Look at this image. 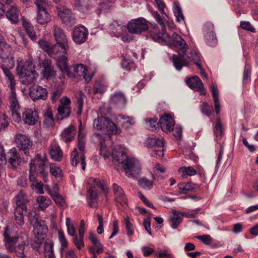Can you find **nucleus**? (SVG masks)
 <instances>
[{
	"instance_id": "nucleus-16",
	"label": "nucleus",
	"mask_w": 258,
	"mask_h": 258,
	"mask_svg": "<svg viewBox=\"0 0 258 258\" xmlns=\"http://www.w3.org/2000/svg\"><path fill=\"white\" fill-rule=\"evenodd\" d=\"M58 15L63 23L72 26L76 24L75 18L71 11L64 6L57 7Z\"/></svg>"
},
{
	"instance_id": "nucleus-36",
	"label": "nucleus",
	"mask_w": 258,
	"mask_h": 258,
	"mask_svg": "<svg viewBox=\"0 0 258 258\" xmlns=\"http://www.w3.org/2000/svg\"><path fill=\"white\" fill-rule=\"evenodd\" d=\"M19 11L15 6H12L7 11L6 16L12 23H16L18 22Z\"/></svg>"
},
{
	"instance_id": "nucleus-15",
	"label": "nucleus",
	"mask_w": 258,
	"mask_h": 258,
	"mask_svg": "<svg viewBox=\"0 0 258 258\" xmlns=\"http://www.w3.org/2000/svg\"><path fill=\"white\" fill-rule=\"evenodd\" d=\"M60 105L58 106L57 119L62 120L69 117L71 113L70 104L71 101L68 97H63L60 99Z\"/></svg>"
},
{
	"instance_id": "nucleus-53",
	"label": "nucleus",
	"mask_w": 258,
	"mask_h": 258,
	"mask_svg": "<svg viewBox=\"0 0 258 258\" xmlns=\"http://www.w3.org/2000/svg\"><path fill=\"white\" fill-rule=\"evenodd\" d=\"M56 205L61 209H65L68 205L65 201V199L61 195L59 194L53 199Z\"/></svg>"
},
{
	"instance_id": "nucleus-17",
	"label": "nucleus",
	"mask_w": 258,
	"mask_h": 258,
	"mask_svg": "<svg viewBox=\"0 0 258 258\" xmlns=\"http://www.w3.org/2000/svg\"><path fill=\"white\" fill-rule=\"evenodd\" d=\"M29 95L33 101L45 100L47 98L48 91L45 88L39 85H33L29 89Z\"/></svg>"
},
{
	"instance_id": "nucleus-55",
	"label": "nucleus",
	"mask_w": 258,
	"mask_h": 258,
	"mask_svg": "<svg viewBox=\"0 0 258 258\" xmlns=\"http://www.w3.org/2000/svg\"><path fill=\"white\" fill-rule=\"evenodd\" d=\"M89 182L90 183H93V186L94 188V186L96 185L97 186L100 187L101 189V190L105 192H106L107 190L106 186L104 185V183H102L98 178H90L89 179Z\"/></svg>"
},
{
	"instance_id": "nucleus-4",
	"label": "nucleus",
	"mask_w": 258,
	"mask_h": 258,
	"mask_svg": "<svg viewBox=\"0 0 258 258\" xmlns=\"http://www.w3.org/2000/svg\"><path fill=\"white\" fill-rule=\"evenodd\" d=\"M17 74L22 79L23 83L25 84H30L33 83L37 76V74L32 62L29 60L24 62L20 57L17 59Z\"/></svg>"
},
{
	"instance_id": "nucleus-1",
	"label": "nucleus",
	"mask_w": 258,
	"mask_h": 258,
	"mask_svg": "<svg viewBox=\"0 0 258 258\" xmlns=\"http://www.w3.org/2000/svg\"><path fill=\"white\" fill-rule=\"evenodd\" d=\"M151 37L155 41L178 49V54L172 56L173 63L177 70L180 71L183 67L187 66L188 62L184 58V54L188 47L180 35L174 32L170 34L166 32H159L158 28L154 27L151 31Z\"/></svg>"
},
{
	"instance_id": "nucleus-62",
	"label": "nucleus",
	"mask_w": 258,
	"mask_h": 258,
	"mask_svg": "<svg viewBox=\"0 0 258 258\" xmlns=\"http://www.w3.org/2000/svg\"><path fill=\"white\" fill-rule=\"evenodd\" d=\"M122 67L128 71H130L134 68L135 65L133 61L128 59H123L121 62Z\"/></svg>"
},
{
	"instance_id": "nucleus-34",
	"label": "nucleus",
	"mask_w": 258,
	"mask_h": 258,
	"mask_svg": "<svg viewBox=\"0 0 258 258\" xmlns=\"http://www.w3.org/2000/svg\"><path fill=\"white\" fill-rule=\"evenodd\" d=\"M49 154L51 158L56 161H60L63 156V153L60 147L56 144L51 145Z\"/></svg>"
},
{
	"instance_id": "nucleus-19",
	"label": "nucleus",
	"mask_w": 258,
	"mask_h": 258,
	"mask_svg": "<svg viewBox=\"0 0 258 258\" xmlns=\"http://www.w3.org/2000/svg\"><path fill=\"white\" fill-rule=\"evenodd\" d=\"M63 54H62L61 56H58L57 58H56V59L57 66L61 71L62 74H63V76L60 78L61 82H63L64 81V73H66L69 78H72L74 76V74L70 71V68L68 65V61L67 56V53L66 54L63 53Z\"/></svg>"
},
{
	"instance_id": "nucleus-40",
	"label": "nucleus",
	"mask_w": 258,
	"mask_h": 258,
	"mask_svg": "<svg viewBox=\"0 0 258 258\" xmlns=\"http://www.w3.org/2000/svg\"><path fill=\"white\" fill-rule=\"evenodd\" d=\"M23 25L30 38L32 41H35L37 39V35L32 24L27 21H24Z\"/></svg>"
},
{
	"instance_id": "nucleus-25",
	"label": "nucleus",
	"mask_w": 258,
	"mask_h": 258,
	"mask_svg": "<svg viewBox=\"0 0 258 258\" xmlns=\"http://www.w3.org/2000/svg\"><path fill=\"white\" fill-rule=\"evenodd\" d=\"M186 83L190 89L200 92L201 94H206L203 82L198 76H195L187 78Z\"/></svg>"
},
{
	"instance_id": "nucleus-10",
	"label": "nucleus",
	"mask_w": 258,
	"mask_h": 258,
	"mask_svg": "<svg viewBox=\"0 0 258 258\" xmlns=\"http://www.w3.org/2000/svg\"><path fill=\"white\" fill-rule=\"evenodd\" d=\"M53 34L56 43L59 45L62 52L66 54L69 46L68 39L64 30L58 26L54 25Z\"/></svg>"
},
{
	"instance_id": "nucleus-31",
	"label": "nucleus",
	"mask_w": 258,
	"mask_h": 258,
	"mask_svg": "<svg viewBox=\"0 0 258 258\" xmlns=\"http://www.w3.org/2000/svg\"><path fill=\"white\" fill-rule=\"evenodd\" d=\"M42 67L43 69L42 74L44 78L46 79H48L53 76L54 75V72L51 62L50 60L45 59L42 62Z\"/></svg>"
},
{
	"instance_id": "nucleus-39",
	"label": "nucleus",
	"mask_w": 258,
	"mask_h": 258,
	"mask_svg": "<svg viewBox=\"0 0 258 258\" xmlns=\"http://www.w3.org/2000/svg\"><path fill=\"white\" fill-rule=\"evenodd\" d=\"M184 58L187 60L188 64L189 63L194 62L196 64L200 63V56L197 50L195 49H192L190 51V52L186 55L184 54Z\"/></svg>"
},
{
	"instance_id": "nucleus-56",
	"label": "nucleus",
	"mask_w": 258,
	"mask_h": 258,
	"mask_svg": "<svg viewBox=\"0 0 258 258\" xmlns=\"http://www.w3.org/2000/svg\"><path fill=\"white\" fill-rule=\"evenodd\" d=\"M124 222L125 227L127 230V235L129 236L132 235L134 234V230L133 229V225L131 222L130 219L128 216L124 217Z\"/></svg>"
},
{
	"instance_id": "nucleus-9",
	"label": "nucleus",
	"mask_w": 258,
	"mask_h": 258,
	"mask_svg": "<svg viewBox=\"0 0 258 258\" xmlns=\"http://www.w3.org/2000/svg\"><path fill=\"white\" fill-rule=\"evenodd\" d=\"M148 29L147 21L140 17L131 20L127 24V30L132 34H139Z\"/></svg>"
},
{
	"instance_id": "nucleus-28",
	"label": "nucleus",
	"mask_w": 258,
	"mask_h": 258,
	"mask_svg": "<svg viewBox=\"0 0 258 258\" xmlns=\"http://www.w3.org/2000/svg\"><path fill=\"white\" fill-rule=\"evenodd\" d=\"M51 19V15L47 12L44 7L37 8L36 21L41 25L48 23Z\"/></svg>"
},
{
	"instance_id": "nucleus-29",
	"label": "nucleus",
	"mask_w": 258,
	"mask_h": 258,
	"mask_svg": "<svg viewBox=\"0 0 258 258\" xmlns=\"http://www.w3.org/2000/svg\"><path fill=\"white\" fill-rule=\"evenodd\" d=\"M93 139L99 142L100 149V154L104 158H108L111 155L110 151L107 148L106 146L104 144V139L99 133H95L93 136Z\"/></svg>"
},
{
	"instance_id": "nucleus-49",
	"label": "nucleus",
	"mask_w": 258,
	"mask_h": 258,
	"mask_svg": "<svg viewBox=\"0 0 258 258\" xmlns=\"http://www.w3.org/2000/svg\"><path fill=\"white\" fill-rule=\"evenodd\" d=\"M204 35L206 43L211 46H215L217 42V39L215 33L207 34Z\"/></svg>"
},
{
	"instance_id": "nucleus-44",
	"label": "nucleus",
	"mask_w": 258,
	"mask_h": 258,
	"mask_svg": "<svg viewBox=\"0 0 258 258\" xmlns=\"http://www.w3.org/2000/svg\"><path fill=\"white\" fill-rule=\"evenodd\" d=\"M214 133L216 136L217 141L219 140L223 135L222 125L220 118H217L216 121L214 128Z\"/></svg>"
},
{
	"instance_id": "nucleus-8",
	"label": "nucleus",
	"mask_w": 258,
	"mask_h": 258,
	"mask_svg": "<svg viewBox=\"0 0 258 258\" xmlns=\"http://www.w3.org/2000/svg\"><path fill=\"white\" fill-rule=\"evenodd\" d=\"M146 146L152 149V156L161 158L164 155V140L163 138L158 139L156 137L149 138L146 141Z\"/></svg>"
},
{
	"instance_id": "nucleus-60",
	"label": "nucleus",
	"mask_w": 258,
	"mask_h": 258,
	"mask_svg": "<svg viewBox=\"0 0 258 258\" xmlns=\"http://www.w3.org/2000/svg\"><path fill=\"white\" fill-rule=\"evenodd\" d=\"M84 137V135L82 134L80 131H79L78 137V147L82 152L84 150L85 146Z\"/></svg>"
},
{
	"instance_id": "nucleus-18",
	"label": "nucleus",
	"mask_w": 258,
	"mask_h": 258,
	"mask_svg": "<svg viewBox=\"0 0 258 258\" xmlns=\"http://www.w3.org/2000/svg\"><path fill=\"white\" fill-rule=\"evenodd\" d=\"M36 157L38 159L37 165L38 170L40 174L43 176V180L45 182H47L48 181V169L49 168H50V165H51L52 164L49 163L45 154H44L43 156L42 157L41 154H38Z\"/></svg>"
},
{
	"instance_id": "nucleus-38",
	"label": "nucleus",
	"mask_w": 258,
	"mask_h": 258,
	"mask_svg": "<svg viewBox=\"0 0 258 258\" xmlns=\"http://www.w3.org/2000/svg\"><path fill=\"white\" fill-rule=\"evenodd\" d=\"M38 208L41 210H45L51 203V200L47 197L39 196L36 198Z\"/></svg>"
},
{
	"instance_id": "nucleus-3",
	"label": "nucleus",
	"mask_w": 258,
	"mask_h": 258,
	"mask_svg": "<svg viewBox=\"0 0 258 258\" xmlns=\"http://www.w3.org/2000/svg\"><path fill=\"white\" fill-rule=\"evenodd\" d=\"M5 75L10 81L9 87L10 88V94L9 95V103L12 116L17 122L21 120L19 111L20 110V104L17 98L15 89V82L13 74L10 71L11 68H7L5 66L1 67Z\"/></svg>"
},
{
	"instance_id": "nucleus-41",
	"label": "nucleus",
	"mask_w": 258,
	"mask_h": 258,
	"mask_svg": "<svg viewBox=\"0 0 258 258\" xmlns=\"http://www.w3.org/2000/svg\"><path fill=\"white\" fill-rule=\"evenodd\" d=\"M151 175L153 178L152 180L146 177H143L139 180V184L141 187L147 190H150L152 188L155 176L152 173Z\"/></svg>"
},
{
	"instance_id": "nucleus-27",
	"label": "nucleus",
	"mask_w": 258,
	"mask_h": 258,
	"mask_svg": "<svg viewBox=\"0 0 258 258\" xmlns=\"http://www.w3.org/2000/svg\"><path fill=\"white\" fill-rule=\"evenodd\" d=\"M110 102L117 107H123L126 103V99L124 94L120 91L115 92L110 97Z\"/></svg>"
},
{
	"instance_id": "nucleus-12",
	"label": "nucleus",
	"mask_w": 258,
	"mask_h": 258,
	"mask_svg": "<svg viewBox=\"0 0 258 258\" xmlns=\"http://www.w3.org/2000/svg\"><path fill=\"white\" fill-rule=\"evenodd\" d=\"M125 30L122 24H119L117 21H114L110 24L108 27V31L112 37H121L123 41H130L131 39L127 34H124Z\"/></svg>"
},
{
	"instance_id": "nucleus-48",
	"label": "nucleus",
	"mask_w": 258,
	"mask_h": 258,
	"mask_svg": "<svg viewBox=\"0 0 258 258\" xmlns=\"http://www.w3.org/2000/svg\"><path fill=\"white\" fill-rule=\"evenodd\" d=\"M200 109L203 114L209 116L213 112V106L208 102H203L200 105Z\"/></svg>"
},
{
	"instance_id": "nucleus-37",
	"label": "nucleus",
	"mask_w": 258,
	"mask_h": 258,
	"mask_svg": "<svg viewBox=\"0 0 258 258\" xmlns=\"http://www.w3.org/2000/svg\"><path fill=\"white\" fill-rule=\"evenodd\" d=\"M75 130L73 126H70L64 130L61 134V139L63 142L67 143L71 141L74 137Z\"/></svg>"
},
{
	"instance_id": "nucleus-64",
	"label": "nucleus",
	"mask_w": 258,
	"mask_h": 258,
	"mask_svg": "<svg viewBox=\"0 0 258 258\" xmlns=\"http://www.w3.org/2000/svg\"><path fill=\"white\" fill-rule=\"evenodd\" d=\"M200 209L198 208L192 210H189L185 212H181L183 217L184 216L187 218H195L198 215Z\"/></svg>"
},
{
	"instance_id": "nucleus-63",
	"label": "nucleus",
	"mask_w": 258,
	"mask_h": 258,
	"mask_svg": "<svg viewBox=\"0 0 258 258\" xmlns=\"http://www.w3.org/2000/svg\"><path fill=\"white\" fill-rule=\"evenodd\" d=\"M38 44L40 48L46 52L47 54L50 52V48L51 46L47 41L43 39H40L38 41Z\"/></svg>"
},
{
	"instance_id": "nucleus-21",
	"label": "nucleus",
	"mask_w": 258,
	"mask_h": 258,
	"mask_svg": "<svg viewBox=\"0 0 258 258\" xmlns=\"http://www.w3.org/2000/svg\"><path fill=\"white\" fill-rule=\"evenodd\" d=\"M112 187L116 206L119 207L127 204V200L122 187L116 183H113Z\"/></svg>"
},
{
	"instance_id": "nucleus-51",
	"label": "nucleus",
	"mask_w": 258,
	"mask_h": 258,
	"mask_svg": "<svg viewBox=\"0 0 258 258\" xmlns=\"http://www.w3.org/2000/svg\"><path fill=\"white\" fill-rule=\"evenodd\" d=\"M146 127L152 131H155L158 126V123L157 121V119L154 118H146Z\"/></svg>"
},
{
	"instance_id": "nucleus-20",
	"label": "nucleus",
	"mask_w": 258,
	"mask_h": 258,
	"mask_svg": "<svg viewBox=\"0 0 258 258\" xmlns=\"http://www.w3.org/2000/svg\"><path fill=\"white\" fill-rule=\"evenodd\" d=\"M88 34V31L85 27L80 26L76 27L72 33L73 40L76 44H82L87 40Z\"/></svg>"
},
{
	"instance_id": "nucleus-47",
	"label": "nucleus",
	"mask_w": 258,
	"mask_h": 258,
	"mask_svg": "<svg viewBox=\"0 0 258 258\" xmlns=\"http://www.w3.org/2000/svg\"><path fill=\"white\" fill-rule=\"evenodd\" d=\"M44 123L47 126L52 125L54 122V118L52 111L50 109H48L45 112L44 115Z\"/></svg>"
},
{
	"instance_id": "nucleus-45",
	"label": "nucleus",
	"mask_w": 258,
	"mask_h": 258,
	"mask_svg": "<svg viewBox=\"0 0 258 258\" xmlns=\"http://www.w3.org/2000/svg\"><path fill=\"white\" fill-rule=\"evenodd\" d=\"M107 89V86L105 83L101 81H96L94 84L93 91L94 94H104Z\"/></svg>"
},
{
	"instance_id": "nucleus-30",
	"label": "nucleus",
	"mask_w": 258,
	"mask_h": 258,
	"mask_svg": "<svg viewBox=\"0 0 258 258\" xmlns=\"http://www.w3.org/2000/svg\"><path fill=\"white\" fill-rule=\"evenodd\" d=\"M87 202L88 206L91 208L98 207V193L93 186H90L88 190Z\"/></svg>"
},
{
	"instance_id": "nucleus-57",
	"label": "nucleus",
	"mask_w": 258,
	"mask_h": 258,
	"mask_svg": "<svg viewBox=\"0 0 258 258\" xmlns=\"http://www.w3.org/2000/svg\"><path fill=\"white\" fill-rule=\"evenodd\" d=\"M3 62L2 66H5L7 68L13 69L14 66V57L11 55L7 58H3L1 59Z\"/></svg>"
},
{
	"instance_id": "nucleus-33",
	"label": "nucleus",
	"mask_w": 258,
	"mask_h": 258,
	"mask_svg": "<svg viewBox=\"0 0 258 258\" xmlns=\"http://www.w3.org/2000/svg\"><path fill=\"white\" fill-rule=\"evenodd\" d=\"M172 213V215L169 217L171 223V226L173 229H175L182 223L183 215L181 212L178 211H173Z\"/></svg>"
},
{
	"instance_id": "nucleus-11",
	"label": "nucleus",
	"mask_w": 258,
	"mask_h": 258,
	"mask_svg": "<svg viewBox=\"0 0 258 258\" xmlns=\"http://www.w3.org/2000/svg\"><path fill=\"white\" fill-rule=\"evenodd\" d=\"M21 120L20 121H16L13 117V120L17 122L20 123L23 120L24 123L28 125H34L37 121L38 115L37 112L31 109H27L22 110L20 106V110L19 111Z\"/></svg>"
},
{
	"instance_id": "nucleus-7",
	"label": "nucleus",
	"mask_w": 258,
	"mask_h": 258,
	"mask_svg": "<svg viewBox=\"0 0 258 258\" xmlns=\"http://www.w3.org/2000/svg\"><path fill=\"white\" fill-rule=\"evenodd\" d=\"M17 243H18L17 245H12V248L9 247L7 249L11 252H15L17 257H26V254L29 249L28 236L25 233L21 234V237L19 238Z\"/></svg>"
},
{
	"instance_id": "nucleus-42",
	"label": "nucleus",
	"mask_w": 258,
	"mask_h": 258,
	"mask_svg": "<svg viewBox=\"0 0 258 258\" xmlns=\"http://www.w3.org/2000/svg\"><path fill=\"white\" fill-rule=\"evenodd\" d=\"M197 186V184L191 182H187L186 183L182 182L178 184V187L181 191V193L182 194H185L187 191L194 190Z\"/></svg>"
},
{
	"instance_id": "nucleus-5",
	"label": "nucleus",
	"mask_w": 258,
	"mask_h": 258,
	"mask_svg": "<svg viewBox=\"0 0 258 258\" xmlns=\"http://www.w3.org/2000/svg\"><path fill=\"white\" fill-rule=\"evenodd\" d=\"M17 207L15 208L14 217L18 224L22 225L24 224V215L27 212V208L26 204L29 201L26 195L21 190L15 197Z\"/></svg>"
},
{
	"instance_id": "nucleus-50",
	"label": "nucleus",
	"mask_w": 258,
	"mask_h": 258,
	"mask_svg": "<svg viewBox=\"0 0 258 258\" xmlns=\"http://www.w3.org/2000/svg\"><path fill=\"white\" fill-rule=\"evenodd\" d=\"M119 117L121 119V124L125 128H128L135 124V121L132 117L125 116L123 115H119Z\"/></svg>"
},
{
	"instance_id": "nucleus-13",
	"label": "nucleus",
	"mask_w": 258,
	"mask_h": 258,
	"mask_svg": "<svg viewBox=\"0 0 258 258\" xmlns=\"http://www.w3.org/2000/svg\"><path fill=\"white\" fill-rule=\"evenodd\" d=\"M37 169L35 164V161L31 159L29 163V180L31 182H33L31 185L35 188V189L39 194H43V184L41 182H35V179L37 176Z\"/></svg>"
},
{
	"instance_id": "nucleus-43",
	"label": "nucleus",
	"mask_w": 258,
	"mask_h": 258,
	"mask_svg": "<svg viewBox=\"0 0 258 258\" xmlns=\"http://www.w3.org/2000/svg\"><path fill=\"white\" fill-rule=\"evenodd\" d=\"M54 243L52 241L46 242L44 244V255L46 258H54Z\"/></svg>"
},
{
	"instance_id": "nucleus-32",
	"label": "nucleus",
	"mask_w": 258,
	"mask_h": 258,
	"mask_svg": "<svg viewBox=\"0 0 258 258\" xmlns=\"http://www.w3.org/2000/svg\"><path fill=\"white\" fill-rule=\"evenodd\" d=\"M9 159L8 163L13 168H16L20 163V157L15 148H12L9 152Z\"/></svg>"
},
{
	"instance_id": "nucleus-14",
	"label": "nucleus",
	"mask_w": 258,
	"mask_h": 258,
	"mask_svg": "<svg viewBox=\"0 0 258 258\" xmlns=\"http://www.w3.org/2000/svg\"><path fill=\"white\" fill-rule=\"evenodd\" d=\"M5 245L7 248H12V245H15L21 237V234L18 235L16 228L6 227L4 234Z\"/></svg>"
},
{
	"instance_id": "nucleus-54",
	"label": "nucleus",
	"mask_w": 258,
	"mask_h": 258,
	"mask_svg": "<svg viewBox=\"0 0 258 258\" xmlns=\"http://www.w3.org/2000/svg\"><path fill=\"white\" fill-rule=\"evenodd\" d=\"M50 172L56 178H62L63 177L62 170L58 166H55L53 164L50 165Z\"/></svg>"
},
{
	"instance_id": "nucleus-23",
	"label": "nucleus",
	"mask_w": 258,
	"mask_h": 258,
	"mask_svg": "<svg viewBox=\"0 0 258 258\" xmlns=\"http://www.w3.org/2000/svg\"><path fill=\"white\" fill-rule=\"evenodd\" d=\"M15 142L18 148L24 151L25 154L27 150H29L32 146V142L25 135L18 134L16 135Z\"/></svg>"
},
{
	"instance_id": "nucleus-22",
	"label": "nucleus",
	"mask_w": 258,
	"mask_h": 258,
	"mask_svg": "<svg viewBox=\"0 0 258 258\" xmlns=\"http://www.w3.org/2000/svg\"><path fill=\"white\" fill-rule=\"evenodd\" d=\"M70 71L74 74L73 77L79 76L83 77L85 81L87 83L89 82L94 74L90 73L88 75H87V69L86 67L82 64H76L70 68Z\"/></svg>"
},
{
	"instance_id": "nucleus-6",
	"label": "nucleus",
	"mask_w": 258,
	"mask_h": 258,
	"mask_svg": "<svg viewBox=\"0 0 258 258\" xmlns=\"http://www.w3.org/2000/svg\"><path fill=\"white\" fill-rule=\"evenodd\" d=\"M93 126L96 130L105 135H114L117 132L116 125L109 118L102 116L94 119Z\"/></svg>"
},
{
	"instance_id": "nucleus-52",
	"label": "nucleus",
	"mask_w": 258,
	"mask_h": 258,
	"mask_svg": "<svg viewBox=\"0 0 258 258\" xmlns=\"http://www.w3.org/2000/svg\"><path fill=\"white\" fill-rule=\"evenodd\" d=\"M182 173L181 176L186 178V175L192 176L197 174V170L190 166L181 167L179 170Z\"/></svg>"
},
{
	"instance_id": "nucleus-58",
	"label": "nucleus",
	"mask_w": 258,
	"mask_h": 258,
	"mask_svg": "<svg viewBox=\"0 0 258 258\" xmlns=\"http://www.w3.org/2000/svg\"><path fill=\"white\" fill-rule=\"evenodd\" d=\"M66 223L68 234L72 236H75L76 231L74 224L72 222L71 219L67 218Z\"/></svg>"
},
{
	"instance_id": "nucleus-2",
	"label": "nucleus",
	"mask_w": 258,
	"mask_h": 258,
	"mask_svg": "<svg viewBox=\"0 0 258 258\" xmlns=\"http://www.w3.org/2000/svg\"><path fill=\"white\" fill-rule=\"evenodd\" d=\"M112 158L118 164L124 163L123 168L125 175L133 178H136L141 170L140 164L134 158H128L125 149L120 145L115 146L112 152Z\"/></svg>"
},
{
	"instance_id": "nucleus-59",
	"label": "nucleus",
	"mask_w": 258,
	"mask_h": 258,
	"mask_svg": "<svg viewBox=\"0 0 258 258\" xmlns=\"http://www.w3.org/2000/svg\"><path fill=\"white\" fill-rule=\"evenodd\" d=\"M203 30L204 35H206L207 33H215L214 25L211 22L206 23L203 27Z\"/></svg>"
},
{
	"instance_id": "nucleus-35",
	"label": "nucleus",
	"mask_w": 258,
	"mask_h": 258,
	"mask_svg": "<svg viewBox=\"0 0 258 258\" xmlns=\"http://www.w3.org/2000/svg\"><path fill=\"white\" fill-rule=\"evenodd\" d=\"M12 48L10 45L0 39V58H7L12 55Z\"/></svg>"
},
{
	"instance_id": "nucleus-46",
	"label": "nucleus",
	"mask_w": 258,
	"mask_h": 258,
	"mask_svg": "<svg viewBox=\"0 0 258 258\" xmlns=\"http://www.w3.org/2000/svg\"><path fill=\"white\" fill-rule=\"evenodd\" d=\"M173 13L178 22H184V16L181 9L176 3H174Z\"/></svg>"
},
{
	"instance_id": "nucleus-26",
	"label": "nucleus",
	"mask_w": 258,
	"mask_h": 258,
	"mask_svg": "<svg viewBox=\"0 0 258 258\" xmlns=\"http://www.w3.org/2000/svg\"><path fill=\"white\" fill-rule=\"evenodd\" d=\"M159 124L162 130L167 133L173 130L175 122L171 116L165 114L160 117Z\"/></svg>"
},
{
	"instance_id": "nucleus-61",
	"label": "nucleus",
	"mask_w": 258,
	"mask_h": 258,
	"mask_svg": "<svg viewBox=\"0 0 258 258\" xmlns=\"http://www.w3.org/2000/svg\"><path fill=\"white\" fill-rule=\"evenodd\" d=\"M30 222L33 225L34 223L40 221L39 216L34 210L30 211L28 215Z\"/></svg>"
},
{
	"instance_id": "nucleus-24",
	"label": "nucleus",
	"mask_w": 258,
	"mask_h": 258,
	"mask_svg": "<svg viewBox=\"0 0 258 258\" xmlns=\"http://www.w3.org/2000/svg\"><path fill=\"white\" fill-rule=\"evenodd\" d=\"M33 233L35 238L44 240L46 237L48 229L45 222L40 220L33 224Z\"/></svg>"
}]
</instances>
